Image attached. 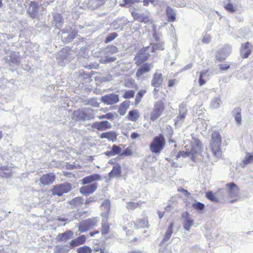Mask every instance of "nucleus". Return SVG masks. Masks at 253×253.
Instances as JSON below:
<instances>
[{
    "label": "nucleus",
    "instance_id": "f257e3e1",
    "mask_svg": "<svg viewBox=\"0 0 253 253\" xmlns=\"http://www.w3.org/2000/svg\"><path fill=\"white\" fill-rule=\"evenodd\" d=\"M202 152L201 142L199 140L195 139L191 143L190 148H186V151H180L177 155V157L180 156L186 158L190 157L194 162L197 161L199 156H201Z\"/></svg>",
    "mask_w": 253,
    "mask_h": 253
},
{
    "label": "nucleus",
    "instance_id": "f03ea898",
    "mask_svg": "<svg viewBox=\"0 0 253 253\" xmlns=\"http://www.w3.org/2000/svg\"><path fill=\"white\" fill-rule=\"evenodd\" d=\"M119 51L118 48L115 45H108L106 48H101L99 50V62L101 64H108L116 60V57L111 56Z\"/></svg>",
    "mask_w": 253,
    "mask_h": 253
},
{
    "label": "nucleus",
    "instance_id": "7ed1b4c3",
    "mask_svg": "<svg viewBox=\"0 0 253 253\" xmlns=\"http://www.w3.org/2000/svg\"><path fill=\"white\" fill-rule=\"evenodd\" d=\"M166 145V140L164 135L160 134L155 136L151 142L149 147L150 151L155 154H159Z\"/></svg>",
    "mask_w": 253,
    "mask_h": 253
},
{
    "label": "nucleus",
    "instance_id": "20e7f679",
    "mask_svg": "<svg viewBox=\"0 0 253 253\" xmlns=\"http://www.w3.org/2000/svg\"><path fill=\"white\" fill-rule=\"evenodd\" d=\"M221 140L220 135L218 132H213L212 133L211 146L212 152L216 157L221 156V151L219 150Z\"/></svg>",
    "mask_w": 253,
    "mask_h": 253
},
{
    "label": "nucleus",
    "instance_id": "39448f33",
    "mask_svg": "<svg viewBox=\"0 0 253 253\" xmlns=\"http://www.w3.org/2000/svg\"><path fill=\"white\" fill-rule=\"evenodd\" d=\"M165 109V104L162 100H158L155 102L153 109L150 114V119L155 121L161 116Z\"/></svg>",
    "mask_w": 253,
    "mask_h": 253
},
{
    "label": "nucleus",
    "instance_id": "423d86ee",
    "mask_svg": "<svg viewBox=\"0 0 253 253\" xmlns=\"http://www.w3.org/2000/svg\"><path fill=\"white\" fill-rule=\"evenodd\" d=\"M71 184L64 182L60 184L54 185L52 189V193L53 195L58 196H62L64 193H67L71 190Z\"/></svg>",
    "mask_w": 253,
    "mask_h": 253
},
{
    "label": "nucleus",
    "instance_id": "0eeeda50",
    "mask_svg": "<svg viewBox=\"0 0 253 253\" xmlns=\"http://www.w3.org/2000/svg\"><path fill=\"white\" fill-rule=\"evenodd\" d=\"M78 34V30L70 26L66 27L62 31L61 38L64 42H69L73 41Z\"/></svg>",
    "mask_w": 253,
    "mask_h": 253
},
{
    "label": "nucleus",
    "instance_id": "6e6552de",
    "mask_svg": "<svg viewBox=\"0 0 253 253\" xmlns=\"http://www.w3.org/2000/svg\"><path fill=\"white\" fill-rule=\"evenodd\" d=\"M226 187L228 188V195L231 198H233V200L230 201L233 203L237 200L239 197V189L238 186L234 183H229L226 184Z\"/></svg>",
    "mask_w": 253,
    "mask_h": 253
},
{
    "label": "nucleus",
    "instance_id": "1a4fd4ad",
    "mask_svg": "<svg viewBox=\"0 0 253 253\" xmlns=\"http://www.w3.org/2000/svg\"><path fill=\"white\" fill-rule=\"evenodd\" d=\"M187 113V109L185 105L181 104L179 106V114L174 120V124L177 127H180L184 122L186 115Z\"/></svg>",
    "mask_w": 253,
    "mask_h": 253
},
{
    "label": "nucleus",
    "instance_id": "9d476101",
    "mask_svg": "<svg viewBox=\"0 0 253 253\" xmlns=\"http://www.w3.org/2000/svg\"><path fill=\"white\" fill-rule=\"evenodd\" d=\"M101 100L107 105H113L119 101V96L114 93H110L102 96Z\"/></svg>",
    "mask_w": 253,
    "mask_h": 253
},
{
    "label": "nucleus",
    "instance_id": "9b49d317",
    "mask_svg": "<svg viewBox=\"0 0 253 253\" xmlns=\"http://www.w3.org/2000/svg\"><path fill=\"white\" fill-rule=\"evenodd\" d=\"M95 219L88 218L82 221L79 227V230L81 232H85L92 228L95 224Z\"/></svg>",
    "mask_w": 253,
    "mask_h": 253
},
{
    "label": "nucleus",
    "instance_id": "f8f14e48",
    "mask_svg": "<svg viewBox=\"0 0 253 253\" xmlns=\"http://www.w3.org/2000/svg\"><path fill=\"white\" fill-rule=\"evenodd\" d=\"M97 183L93 182L90 185L81 187L80 188V192L83 196L87 197L92 194L97 189Z\"/></svg>",
    "mask_w": 253,
    "mask_h": 253
},
{
    "label": "nucleus",
    "instance_id": "ddd939ff",
    "mask_svg": "<svg viewBox=\"0 0 253 253\" xmlns=\"http://www.w3.org/2000/svg\"><path fill=\"white\" fill-rule=\"evenodd\" d=\"M146 52L145 49L142 48L135 56L134 60L135 61V64L137 66L140 65L148 59L150 55H149V53Z\"/></svg>",
    "mask_w": 253,
    "mask_h": 253
},
{
    "label": "nucleus",
    "instance_id": "4468645a",
    "mask_svg": "<svg viewBox=\"0 0 253 253\" xmlns=\"http://www.w3.org/2000/svg\"><path fill=\"white\" fill-rule=\"evenodd\" d=\"M55 174L53 172H49L42 175L40 181L41 184L44 186L49 185L53 183L55 180Z\"/></svg>",
    "mask_w": 253,
    "mask_h": 253
},
{
    "label": "nucleus",
    "instance_id": "2eb2a0df",
    "mask_svg": "<svg viewBox=\"0 0 253 253\" xmlns=\"http://www.w3.org/2000/svg\"><path fill=\"white\" fill-rule=\"evenodd\" d=\"M231 51V47L229 45H225L223 48L219 49L216 54V59L219 61L224 60L229 55Z\"/></svg>",
    "mask_w": 253,
    "mask_h": 253
},
{
    "label": "nucleus",
    "instance_id": "dca6fc26",
    "mask_svg": "<svg viewBox=\"0 0 253 253\" xmlns=\"http://www.w3.org/2000/svg\"><path fill=\"white\" fill-rule=\"evenodd\" d=\"M73 119L75 121H84L90 119V117L83 110L75 111L73 114Z\"/></svg>",
    "mask_w": 253,
    "mask_h": 253
},
{
    "label": "nucleus",
    "instance_id": "f3484780",
    "mask_svg": "<svg viewBox=\"0 0 253 253\" xmlns=\"http://www.w3.org/2000/svg\"><path fill=\"white\" fill-rule=\"evenodd\" d=\"M153 66L150 63H144L141 65L137 70L135 75L137 78H140L143 75L150 71Z\"/></svg>",
    "mask_w": 253,
    "mask_h": 253
},
{
    "label": "nucleus",
    "instance_id": "a211bd4d",
    "mask_svg": "<svg viewBox=\"0 0 253 253\" xmlns=\"http://www.w3.org/2000/svg\"><path fill=\"white\" fill-rule=\"evenodd\" d=\"M91 127L98 130H105L111 127V124L107 121L96 122L91 125Z\"/></svg>",
    "mask_w": 253,
    "mask_h": 253
},
{
    "label": "nucleus",
    "instance_id": "6ab92c4d",
    "mask_svg": "<svg viewBox=\"0 0 253 253\" xmlns=\"http://www.w3.org/2000/svg\"><path fill=\"white\" fill-rule=\"evenodd\" d=\"M2 61L9 64L10 66H13L17 64L20 62V57L16 52H12L10 54L9 59L8 57H5L2 59Z\"/></svg>",
    "mask_w": 253,
    "mask_h": 253
},
{
    "label": "nucleus",
    "instance_id": "aec40b11",
    "mask_svg": "<svg viewBox=\"0 0 253 253\" xmlns=\"http://www.w3.org/2000/svg\"><path fill=\"white\" fill-rule=\"evenodd\" d=\"M163 83V78L162 74L157 72H155L153 75V78L151 81V85L155 88L161 86Z\"/></svg>",
    "mask_w": 253,
    "mask_h": 253
},
{
    "label": "nucleus",
    "instance_id": "412c9836",
    "mask_svg": "<svg viewBox=\"0 0 253 253\" xmlns=\"http://www.w3.org/2000/svg\"><path fill=\"white\" fill-rule=\"evenodd\" d=\"M173 223L172 222L168 227L163 239L160 243V246H162L165 244H168L169 243V241L173 232Z\"/></svg>",
    "mask_w": 253,
    "mask_h": 253
},
{
    "label": "nucleus",
    "instance_id": "4be33fe9",
    "mask_svg": "<svg viewBox=\"0 0 253 253\" xmlns=\"http://www.w3.org/2000/svg\"><path fill=\"white\" fill-rule=\"evenodd\" d=\"M122 173L121 167L119 164H115L113 167L112 170L109 173V179L114 177H119Z\"/></svg>",
    "mask_w": 253,
    "mask_h": 253
},
{
    "label": "nucleus",
    "instance_id": "5701e85b",
    "mask_svg": "<svg viewBox=\"0 0 253 253\" xmlns=\"http://www.w3.org/2000/svg\"><path fill=\"white\" fill-rule=\"evenodd\" d=\"M100 180L101 176L99 174L95 173L83 178L82 180V183L84 185H86Z\"/></svg>",
    "mask_w": 253,
    "mask_h": 253
},
{
    "label": "nucleus",
    "instance_id": "b1692460",
    "mask_svg": "<svg viewBox=\"0 0 253 253\" xmlns=\"http://www.w3.org/2000/svg\"><path fill=\"white\" fill-rule=\"evenodd\" d=\"M64 20L61 14L58 13H55L53 14V23L52 24L58 29L62 27Z\"/></svg>",
    "mask_w": 253,
    "mask_h": 253
},
{
    "label": "nucleus",
    "instance_id": "393cba45",
    "mask_svg": "<svg viewBox=\"0 0 253 253\" xmlns=\"http://www.w3.org/2000/svg\"><path fill=\"white\" fill-rule=\"evenodd\" d=\"M74 233L71 230H67L64 233H59L56 238L58 242H66L72 237Z\"/></svg>",
    "mask_w": 253,
    "mask_h": 253
},
{
    "label": "nucleus",
    "instance_id": "a878e982",
    "mask_svg": "<svg viewBox=\"0 0 253 253\" xmlns=\"http://www.w3.org/2000/svg\"><path fill=\"white\" fill-rule=\"evenodd\" d=\"M251 52V45L249 42H247L245 44H242L241 48V54L243 58H248Z\"/></svg>",
    "mask_w": 253,
    "mask_h": 253
},
{
    "label": "nucleus",
    "instance_id": "bb28decb",
    "mask_svg": "<svg viewBox=\"0 0 253 253\" xmlns=\"http://www.w3.org/2000/svg\"><path fill=\"white\" fill-rule=\"evenodd\" d=\"M105 0H87L88 7L95 9L104 4Z\"/></svg>",
    "mask_w": 253,
    "mask_h": 253
},
{
    "label": "nucleus",
    "instance_id": "cd10ccee",
    "mask_svg": "<svg viewBox=\"0 0 253 253\" xmlns=\"http://www.w3.org/2000/svg\"><path fill=\"white\" fill-rule=\"evenodd\" d=\"M189 213L186 212L182 214V218H185L183 226L185 229L188 231L190 227L193 225L194 221L189 217Z\"/></svg>",
    "mask_w": 253,
    "mask_h": 253
},
{
    "label": "nucleus",
    "instance_id": "c85d7f7f",
    "mask_svg": "<svg viewBox=\"0 0 253 253\" xmlns=\"http://www.w3.org/2000/svg\"><path fill=\"white\" fill-rule=\"evenodd\" d=\"M166 14L169 22H173L176 19V11L170 7L168 6L166 10Z\"/></svg>",
    "mask_w": 253,
    "mask_h": 253
},
{
    "label": "nucleus",
    "instance_id": "c756f323",
    "mask_svg": "<svg viewBox=\"0 0 253 253\" xmlns=\"http://www.w3.org/2000/svg\"><path fill=\"white\" fill-rule=\"evenodd\" d=\"M100 137L102 139L107 138L110 141L115 142L117 140V134L115 132L110 131L101 133Z\"/></svg>",
    "mask_w": 253,
    "mask_h": 253
},
{
    "label": "nucleus",
    "instance_id": "7c9ffc66",
    "mask_svg": "<svg viewBox=\"0 0 253 253\" xmlns=\"http://www.w3.org/2000/svg\"><path fill=\"white\" fill-rule=\"evenodd\" d=\"M232 113L234 115L235 120L237 122V124L240 125L242 121L241 109L239 107L235 108L233 110Z\"/></svg>",
    "mask_w": 253,
    "mask_h": 253
},
{
    "label": "nucleus",
    "instance_id": "2f4dec72",
    "mask_svg": "<svg viewBox=\"0 0 253 253\" xmlns=\"http://www.w3.org/2000/svg\"><path fill=\"white\" fill-rule=\"evenodd\" d=\"M57 62L61 66H64L68 63L67 55L66 53L59 55L56 58Z\"/></svg>",
    "mask_w": 253,
    "mask_h": 253
},
{
    "label": "nucleus",
    "instance_id": "473e14b6",
    "mask_svg": "<svg viewBox=\"0 0 253 253\" xmlns=\"http://www.w3.org/2000/svg\"><path fill=\"white\" fill-rule=\"evenodd\" d=\"M139 117V113L137 109H133L130 111L128 114V119L133 122L136 121Z\"/></svg>",
    "mask_w": 253,
    "mask_h": 253
},
{
    "label": "nucleus",
    "instance_id": "72a5a7b5",
    "mask_svg": "<svg viewBox=\"0 0 253 253\" xmlns=\"http://www.w3.org/2000/svg\"><path fill=\"white\" fill-rule=\"evenodd\" d=\"M252 162H253V154L248 153L241 164V166L243 168Z\"/></svg>",
    "mask_w": 253,
    "mask_h": 253
},
{
    "label": "nucleus",
    "instance_id": "f704fd0d",
    "mask_svg": "<svg viewBox=\"0 0 253 253\" xmlns=\"http://www.w3.org/2000/svg\"><path fill=\"white\" fill-rule=\"evenodd\" d=\"M134 223L137 228H145L148 226V221L146 218L137 220Z\"/></svg>",
    "mask_w": 253,
    "mask_h": 253
},
{
    "label": "nucleus",
    "instance_id": "c9c22d12",
    "mask_svg": "<svg viewBox=\"0 0 253 253\" xmlns=\"http://www.w3.org/2000/svg\"><path fill=\"white\" fill-rule=\"evenodd\" d=\"M222 101L219 97L214 98L211 103V106L213 108H218L220 107Z\"/></svg>",
    "mask_w": 253,
    "mask_h": 253
},
{
    "label": "nucleus",
    "instance_id": "e433bc0d",
    "mask_svg": "<svg viewBox=\"0 0 253 253\" xmlns=\"http://www.w3.org/2000/svg\"><path fill=\"white\" fill-rule=\"evenodd\" d=\"M101 209L102 211H110V202L109 200L106 199L101 203Z\"/></svg>",
    "mask_w": 253,
    "mask_h": 253
},
{
    "label": "nucleus",
    "instance_id": "4c0bfd02",
    "mask_svg": "<svg viewBox=\"0 0 253 253\" xmlns=\"http://www.w3.org/2000/svg\"><path fill=\"white\" fill-rule=\"evenodd\" d=\"M118 36V35L116 33H110L105 38V40L104 41V42L105 43H108L113 40H114L115 39H116Z\"/></svg>",
    "mask_w": 253,
    "mask_h": 253
},
{
    "label": "nucleus",
    "instance_id": "58836bf2",
    "mask_svg": "<svg viewBox=\"0 0 253 253\" xmlns=\"http://www.w3.org/2000/svg\"><path fill=\"white\" fill-rule=\"evenodd\" d=\"M146 93V90H140L137 93L135 97V103L136 105L139 104L141 101L142 97L143 96L144 94Z\"/></svg>",
    "mask_w": 253,
    "mask_h": 253
},
{
    "label": "nucleus",
    "instance_id": "ea45409f",
    "mask_svg": "<svg viewBox=\"0 0 253 253\" xmlns=\"http://www.w3.org/2000/svg\"><path fill=\"white\" fill-rule=\"evenodd\" d=\"M91 252V248L86 246L79 247L77 249V253H90Z\"/></svg>",
    "mask_w": 253,
    "mask_h": 253
},
{
    "label": "nucleus",
    "instance_id": "a19ab883",
    "mask_svg": "<svg viewBox=\"0 0 253 253\" xmlns=\"http://www.w3.org/2000/svg\"><path fill=\"white\" fill-rule=\"evenodd\" d=\"M193 208L198 211H203L205 208V205L201 202H198L192 205Z\"/></svg>",
    "mask_w": 253,
    "mask_h": 253
},
{
    "label": "nucleus",
    "instance_id": "79ce46f5",
    "mask_svg": "<svg viewBox=\"0 0 253 253\" xmlns=\"http://www.w3.org/2000/svg\"><path fill=\"white\" fill-rule=\"evenodd\" d=\"M79 245H80L77 239V238H76L74 240H72L69 243H68L67 245V247L69 249H72L74 248V247H77Z\"/></svg>",
    "mask_w": 253,
    "mask_h": 253
},
{
    "label": "nucleus",
    "instance_id": "37998d69",
    "mask_svg": "<svg viewBox=\"0 0 253 253\" xmlns=\"http://www.w3.org/2000/svg\"><path fill=\"white\" fill-rule=\"evenodd\" d=\"M84 200L81 197H77L75 198L72 200V203L76 206H77L79 204H84Z\"/></svg>",
    "mask_w": 253,
    "mask_h": 253
},
{
    "label": "nucleus",
    "instance_id": "c03bdc74",
    "mask_svg": "<svg viewBox=\"0 0 253 253\" xmlns=\"http://www.w3.org/2000/svg\"><path fill=\"white\" fill-rule=\"evenodd\" d=\"M135 94V91L133 90H129L125 92L123 97L126 99L132 98Z\"/></svg>",
    "mask_w": 253,
    "mask_h": 253
},
{
    "label": "nucleus",
    "instance_id": "a18cd8bd",
    "mask_svg": "<svg viewBox=\"0 0 253 253\" xmlns=\"http://www.w3.org/2000/svg\"><path fill=\"white\" fill-rule=\"evenodd\" d=\"M206 197L211 201L217 202V199L214 197V194L211 191H209L206 193Z\"/></svg>",
    "mask_w": 253,
    "mask_h": 253
},
{
    "label": "nucleus",
    "instance_id": "49530a36",
    "mask_svg": "<svg viewBox=\"0 0 253 253\" xmlns=\"http://www.w3.org/2000/svg\"><path fill=\"white\" fill-rule=\"evenodd\" d=\"M149 21L148 16L145 14H140L139 18L138 20V22H144L145 23L148 22Z\"/></svg>",
    "mask_w": 253,
    "mask_h": 253
},
{
    "label": "nucleus",
    "instance_id": "de8ad7c7",
    "mask_svg": "<svg viewBox=\"0 0 253 253\" xmlns=\"http://www.w3.org/2000/svg\"><path fill=\"white\" fill-rule=\"evenodd\" d=\"M225 8L230 12H234L236 11L237 8L233 6L232 3L228 2L226 5L224 6Z\"/></svg>",
    "mask_w": 253,
    "mask_h": 253
},
{
    "label": "nucleus",
    "instance_id": "09e8293b",
    "mask_svg": "<svg viewBox=\"0 0 253 253\" xmlns=\"http://www.w3.org/2000/svg\"><path fill=\"white\" fill-rule=\"evenodd\" d=\"M109 226L108 224L104 223L102 224L101 233L106 234L109 233Z\"/></svg>",
    "mask_w": 253,
    "mask_h": 253
},
{
    "label": "nucleus",
    "instance_id": "8fccbe9b",
    "mask_svg": "<svg viewBox=\"0 0 253 253\" xmlns=\"http://www.w3.org/2000/svg\"><path fill=\"white\" fill-rule=\"evenodd\" d=\"M155 51L157 50H164V43L163 42H159L156 44H152Z\"/></svg>",
    "mask_w": 253,
    "mask_h": 253
},
{
    "label": "nucleus",
    "instance_id": "3c124183",
    "mask_svg": "<svg viewBox=\"0 0 253 253\" xmlns=\"http://www.w3.org/2000/svg\"><path fill=\"white\" fill-rule=\"evenodd\" d=\"M112 153L114 156L117 154H119L121 152V149L120 147L117 145H114L112 147Z\"/></svg>",
    "mask_w": 253,
    "mask_h": 253
},
{
    "label": "nucleus",
    "instance_id": "603ef678",
    "mask_svg": "<svg viewBox=\"0 0 253 253\" xmlns=\"http://www.w3.org/2000/svg\"><path fill=\"white\" fill-rule=\"evenodd\" d=\"M97 200V198L95 196L90 197L87 200H85L84 204L85 205H89L91 203L94 202Z\"/></svg>",
    "mask_w": 253,
    "mask_h": 253
},
{
    "label": "nucleus",
    "instance_id": "864d4df0",
    "mask_svg": "<svg viewBox=\"0 0 253 253\" xmlns=\"http://www.w3.org/2000/svg\"><path fill=\"white\" fill-rule=\"evenodd\" d=\"M143 49H145L146 52L149 53V55H150V53L155 52V49L152 44L150 46H148L143 48Z\"/></svg>",
    "mask_w": 253,
    "mask_h": 253
},
{
    "label": "nucleus",
    "instance_id": "5fc2aeb1",
    "mask_svg": "<svg viewBox=\"0 0 253 253\" xmlns=\"http://www.w3.org/2000/svg\"><path fill=\"white\" fill-rule=\"evenodd\" d=\"M211 37L207 34H206L202 39V42L204 43H209L211 41Z\"/></svg>",
    "mask_w": 253,
    "mask_h": 253
},
{
    "label": "nucleus",
    "instance_id": "6e6d98bb",
    "mask_svg": "<svg viewBox=\"0 0 253 253\" xmlns=\"http://www.w3.org/2000/svg\"><path fill=\"white\" fill-rule=\"evenodd\" d=\"M132 154V152L128 148H126L123 153L121 154V156H128Z\"/></svg>",
    "mask_w": 253,
    "mask_h": 253
},
{
    "label": "nucleus",
    "instance_id": "4d7b16f0",
    "mask_svg": "<svg viewBox=\"0 0 253 253\" xmlns=\"http://www.w3.org/2000/svg\"><path fill=\"white\" fill-rule=\"evenodd\" d=\"M88 104L93 107H97L99 106V103L97 102L96 99L91 98L88 101Z\"/></svg>",
    "mask_w": 253,
    "mask_h": 253
},
{
    "label": "nucleus",
    "instance_id": "13d9d810",
    "mask_svg": "<svg viewBox=\"0 0 253 253\" xmlns=\"http://www.w3.org/2000/svg\"><path fill=\"white\" fill-rule=\"evenodd\" d=\"M80 245L83 244L86 240V237L84 235H82L77 238Z\"/></svg>",
    "mask_w": 253,
    "mask_h": 253
},
{
    "label": "nucleus",
    "instance_id": "bf43d9fd",
    "mask_svg": "<svg viewBox=\"0 0 253 253\" xmlns=\"http://www.w3.org/2000/svg\"><path fill=\"white\" fill-rule=\"evenodd\" d=\"M219 67L221 70H227L230 67V65L228 63L220 64L219 65Z\"/></svg>",
    "mask_w": 253,
    "mask_h": 253
},
{
    "label": "nucleus",
    "instance_id": "052dcab7",
    "mask_svg": "<svg viewBox=\"0 0 253 253\" xmlns=\"http://www.w3.org/2000/svg\"><path fill=\"white\" fill-rule=\"evenodd\" d=\"M111 26L115 30L120 28L121 27L120 24H118L117 21H114L111 24Z\"/></svg>",
    "mask_w": 253,
    "mask_h": 253
},
{
    "label": "nucleus",
    "instance_id": "680f3d73",
    "mask_svg": "<svg viewBox=\"0 0 253 253\" xmlns=\"http://www.w3.org/2000/svg\"><path fill=\"white\" fill-rule=\"evenodd\" d=\"M199 83L200 86L204 85L206 83L205 80L203 78V74H200L199 78Z\"/></svg>",
    "mask_w": 253,
    "mask_h": 253
},
{
    "label": "nucleus",
    "instance_id": "e2e57ef3",
    "mask_svg": "<svg viewBox=\"0 0 253 253\" xmlns=\"http://www.w3.org/2000/svg\"><path fill=\"white\" fill-rule=\"evenodd\" d=\"M138 206V204L134 202H131L128 204V208L134 209Z\"/></svg>",
    "mask_w": 253,
    "mask_h": 253
},
{
    "label": "nucleus",
    "instance_id": "0e129e2a",
    "mask_svg": "<svg viewBox=\"0 0 253 253\" xmlns=\"http://www.w3.org/2000/svg\"><path fill=\"white\" fill-rule=\"evenodd\" d=\"M81 77L84 79H89L91 75L89 73H83L82 74Z\"/></svg>",
    "mask_w": 253,
    "mask_h": 253
},
{
    "label": "nucleus",
    "instance_id": "69168bd1",
    "mask_svg": "<svg viewBox=\"0 0 253 253\" xmlns=\"http://www.w3.org/2000/svg\"><path fill=\"white\" fill-rule=\"evenodd\" d=\"M131 14H132V16H133V17L134 18V19L135 20L138 21L141 13H137L136 12H132L131 13Z\"/></svg>",
    "mask_w": 253,
    "mask_h": 253
},
{
    "label": "nucleus",
    "instance_id": "338daca9",
    "mask_svg": "<svg viewBox=\"0 0 253 253\" xmlns=\"http://www.w3.org/2000/svg\"><path fill=\"white\" fill-rule=\"evenodd\" d=\"M105 118L108 120H112L114 117V114L112 113H108L105 115Z\"/></svg>",
    "mask_w": 253,
    "mask_h": 253
},
{
    "label": "nucleus",
    "instance_id": "774afa93",
    "mask_svg": "<svg viewBox=\"0 0 253 253\" xmlns=\"http://www.w3.org/2000/svg\"><path fill=\"white\" fill-rule=\"evenodd\" d=\"M139 136V134L137 132H132L131 134L130 137L132 139H135Z\"/></svg>",
    "mask_w": 253,
    "mask_h": 253
}]
</instances>
